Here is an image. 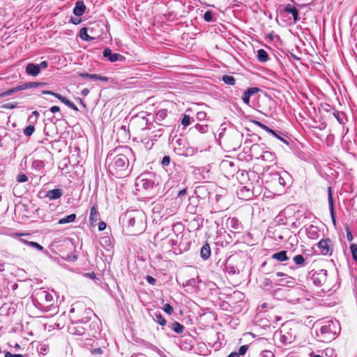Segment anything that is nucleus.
Instances as JSON below:
<instances>
[{"label":"nucleus","instance_id":"obj_1","mask_svg":"<svg viewBox=\"0 0 357 357\" xmlns=\"http://www.w3.org/2000/svg\"><path fill=\"white\" fill-rule=\"evenodd\" d=\"M136 160L135 155L128 146L110 151L106 158V164L109 174L116 178L127 176Z\"/></svg>","mask_w":357,"mask_h":357},{"label":"nucleus","instance_id":"obj_2","mask_svg":"<svg viewBox=\"0 0 357 357\" xmlns=\"http://www.w3.org/2000/svg\"><path fill=\"white\" fill-rule=\"evenodd\" d=\"M135 190L144 193L146 198H152L158 191V183L155 182V175L152 172L141 174L135 179Z\"/></svg>","mask_w":357,"mask_h":357},{"label":"nucleus","instance_id":"obj_3","mask_svg":"<svg viewBox=\"0 0 357 357\" xmlns=\"http://www.w3.org/2000/svg\"><path fill=\"white\" fill-rule=\"evenodd\" d=\"M58 252H62L63 248L68 250L67 254H58L59 257L66 261H75L77 259V255L73 252L75 250V246L72 241L69 238H64L62 241L53 245Z\"/></svg>","mask_w":357,"mask_h":357},{"label":"nucleus","instance_id":"obj_4","mask_svg":"<svg viewBox=\"0 0 357 357\" xmlns=\"http://www.w3.org/2000/svg\"><path fill=\"white\" fill-rule=\"evenodd\" d=\"M174 237L177 238L178 236L176 234V236H172L169 238H166L165 241L162 242L161 247L166 252L172 251L176 255H181L183 252V249L181 248V243L178 245V241Z\"/></svg>","mask_w":357,"mask_h":357},{"label":"nucleus","instance_id":"obj_5","mask_svg":"<svg viewBox=\"0 0 357 357\" xmlns=\"http://www.w3.org/2000/svg\"><path fill=\"white\" fill-rule=\"evenodd\" d=\"M175 227H179L180 228L184 229L185 225H171V227L162 228L160 231H158L154 235V240L162 243L165 241L166 238H169L172 236H176V234L174 231Z\"/></svg>","mask_w":357,"mask_h":357},{"label":"nucleus","instance_id":"obj_6","mask_svg":"<svg viewBox=\"0 0 357 357\" xmlns=\"http://www.w3.org/2000/svg\"><path fill=\"white\" fill-rule=\"evenodd\" d=\"M102 56L107 59V60L111 63L116 61L123 62L126 60V57L123 55L119 53H113L112 50L109 47H106L103 50Z\"/></svg>","mask_w":357,"mask_h":357},{"label":"nucleus","instance_id":"obj_7","mask_svg":"<svg viewBox=\"0 0 357 357\" xmlns=\"http://www.w3.org/2000/svg\"><path fill=\"white\" fill-rule=\"evenodd\" d=\"M135 225H123V233L125 235L137 236L142 234L146 229L147 225H141V228L135 231L134 229Z\"/></svg>","mask_w":357,"mask_h":357},{"label":"nucleus","instance_id":"obj_8","mask_svg":"<svg viewBox=\"0 0 357 357\" xmlns=\"http://www.w3.org/2000/svg\"><path fill=\"white\" fill-rule=\"evenodd\" d=\"M320 253L323 255H331L333 252L331 241L329 238L322 239L318 243Z\"/></svg>","mask_w":357,"mask_h":357},{"label":"nucleus","instance_id":"obj_9","mask_svg":"<svg viewBox=\"0 0 357 357\" xmlns=\"http://www.w3.org/2000/svg\"><path fill=\"white\" fill-rule=\"evenodd\" d=\"M89 223H105L101 220L100 213L96 205L92 206L89 209Z\"/></svg>","mask_w":357,"mask_h":357},{"label":"nucleus","instance_id":"obj_10","mask_svg":"<svg viewBox=\"0 0 357 357\" xmlns=\"http://www.w3.org/2000/svg\"><path fill=\"white\" fill-rule=\"evenodd\" d=\"M199 277L197 276V280L195 278H191L186 282L185 285V291L190 294H197L199 291Z\"/></svg>","mask_w":357,"mask_h":357},{"label":"nucleus","instance_id":"obj_11","mask_svg":"<svg viewBox=\"0 0 357 357\" xmlns=\"http://www.w3.org/2000/svg\"><path fill=\"white\" fill-rule=\"evenodd\" d=\"M1 234H4L6 235L13 236V237H19V241L24 243V245H26L29 246V243H31V241H27L26 239L22 238V236H31V234L29 232H11L10 231H1Z\"/></svg>","mask_w":357,"mask_h":357},{"label":"nucleus","instance_id":"obj_12","mask_svg":"<svg viewBox=\"0 0 357 357\" xmlns=\"http://www.w3.org/2000/svg\"><path fill=\"white\" fill-rule=\"evenodd\" d=\"M63 195V190L61 188H55L47 190L44 195V197L48 199L50 201H54L60 199Z\"/></svg>","mask_w":357,"mask_h":357},{"label":"nucleus","instance_id":"obj_13","mask_svg":"<svg viewBox=\"0 0 357 357\" xmlns=\"http://www.w3.org/2000/svg\"><path fill=\"white\" fill-rule=\"evenodd\" d=\"M190 203L187 206L186 210L190 214H198L201 211V207L195 204L198 202L197 197H191L189 199Z\"/></svg>","mask_w":357,"mask_h":357},{"label":"nucleus","instance_id":"obj_14","mask_svg":"<svg viewBox=\"0 0 357 357\" xmlns=\"http://www.w3.org/2000/svg\"><path fill=\"white\" fill-rule=\"evenodd\" d=\"M100 244L107 252H108L109 255L113 253L112 242L109 236L100 237Z\"/></svg>","mask_w":357,"mask_h":357},{"label":"nucleus","instance_id":"obj_15","mask_svg":"<svg viewBox=\"0 0 357 357\" xmlns=\"http://www.w3.org/2000/svg\"><path fill=\"white\" fill-rule=\"evenodd\" d=\"M87 330L88 328H85L81 324H72L68 326L69 333L75 335H84Z\"/></svg>","mask_w":357,"mask_h":357},{"label":"nucleus","instance_id":"obj_16","mask_svg":"<svg viewBox=\"0 0 357 357\" xmlns=\"http://www.w3.org/2000/svg\"><path fill=\"white\" fill-rule=\"evenodd\" d=\"M40 72L41 71L40 70L37 63H29L26 66L25 73L28 75L36 77L40 73Z\"/></svg>","mask_w":357,"mask_h":357},{"label":"nucleus","instance_id":"obj_17","mask_svg":"<svg viewBox=\"0 0 357 357\" xmlns=\"http://www.w3.org/2000/svg\"><path fill=\"white\" fill-rule=\"evenodd\" d=\"M259 91V89L257 87H250L248 88L243 93L242 100L244 103L249 105L250 104V98L251 96L257 93Z\"/></svg>","mask_w":357,"mask_h":357},{"label":"nucleus","instance_id":"obj_18","mask_svg":"<svg viewBox=\"0 0 357 357\" xmlns=\"http://www.w3.org/2000/svg\"><path fill=\"white\" fill-rule=\"evenodd\" d=\"M100 320L97 319L91 321L89 324V335H91L93 337H96V334L100 328Z\"/></svg>","mask_w":357,"mask_h":357},{"label":"nucleus","instance_id":"obj_19","mask_svg":"<svg viewBox=\"0 0 357 357\" xmlns=\"http://www.w3.org/2000/svg\"><path fill=\"white\" fill-rule=\"evenodd\" d=\"M86 10V6L82 1H78L75 3L73 13L77 17L82 16Z\"/></svg>","mask_w":357,"mask_h":357},{"label":"nucleus","instance_id":"obj_20","mask_svg":"<svg viewBox=\"0 0 357 357\" xmlns=\"http://www.w3.org/2000/svg\"><path fill=\"white\" fill-rule=\"evenodd\" d=\"M307 234L309 238L312 239H317L320 236V231L317 226L314 225H310L306 229Z\"/></svg>","mask_w":357,"mask_h":357},{"label":"nucleus","instance_id":"obj_21","mask_svg":"<svg viewBox=\"0 0 357 357\" xmlns=\"http://www.w3.org/2000/svg\"><path fill=\"white\" fill-rule=\"evenodd\" d=\"M180 347L183 350L192 351L193 349L194 344L191 337H190V338H182L181 340Z\"/></svg>","mask_w":357,"mask_h":357},{"label":"nucleus","instance_id":"obj_22","mask_svg":"<svg viewBox=\"0 0 357 357\" xmlns=\"http://www.w3.org/2000/svg\"><path fill=\"white\" fill-rule=\"evenodd\" d=\"M47 84L45 82H25L20 85H18L20 91L26 90L31 88H36L40 86H45Z\"/></svg>","mask_w":357,"mask_h":357},{"label":"nucleus","instance_id":"obj_23","mask_svg":"<svg viewBox=\"0 0 357 357\" xmlns=\"http://www.w3.org/2000/svg\"><path fill=\"white\" fill-rule=\"evenodd\" d=\"M56 98L58 100H59L61 102L65 104L66 106H68L69 108L72 109L73 110H74L75 112L78 111L77 107L73 102H71L70 100H68L67 98L63 96L60 93H59L56 96Z\"/></svg>","mask_w":357,"mask_h":357},{"label":"nucleus","instance_id":"obj_24","mask_svg":"<svg viewBox=\"0 0 357 357\" xmlns=\"http://www.w3.org/2000/svg\"><path fill=\"white\" fill-rule=\"evenodd\" d=\"M284 11L290 13L293 16L294 22L296 23L298 20V11L296 8L291 4H287L284 8Z\"/></svg>","mask_w":357,"mask_h":357},{"label":"nucleus","instance_id":"obj_25","mask_svg":"<svg viewBox=\"0 0 357 357\" xmlns=\"http://www.w3.org/2000/svg\"><path fill=\"white\" fill-rule=\"evenodd\" d=\"M29 247H31V248H33L35 249H36L37 250H39V251H42L43 252V253L48 257L51 258V259H53L54 261H56V259H58L57 257H53L51 256L50 253L47 250H45V248H43V246H42L40 244H39L37 242H35V241H31V243H29Z\"/></svg>","mask_w":357,"mask_h":357},{"label":"nucleus","instance_id":"obj_26","mask_svg":"<svg viewBox=\"0 0 357 357\" xmlns=\"http://www.w3.org/2000/svg\"><path fill=\"white\" fill-rule=\"evenodd\" d=\"M153 320L161 326H164L167 324V321L160 311H156L152 314Z\"/></svg>","mask_w":357,"mask_h":357},{"label":"nucleus","instance_id":"obj_27","mask_svg":"<svg viewBox=\"0 0 357 357\" xmlns=\"http://www.w3.org/2000/svg\"><path fill=\"white\" fill-rule=\"evenodd\" d=\"M328 194L329 208H330V212H331L333 223H335V216H334L333 199L331 187L328 188Z\"/></svg>","mask_w":357,"mask_h":357},{"label":"nucleus","instance_id":"obj_28","mask_svg":"<svg viewBox=\"0 0 357 357\" xmlns=\"http://www.w3.org/2000/svg\"><path fill=\"white\" fill-rule=\"evenodd\" d=\"M88 29L86 27H82L79 33V36L80 38L85 41H92L94 40L96 38L94 37H92L88 34Z\"/></svg>","mask_w":357,"mask_h":357},{"label":"nucleus","instance_id":"obj_29","mask_svg":"<svg viewBox=\"0 0 357 357\" xmlns=\"http://www.w3.org/2000/svg\"><path fill=\"white\" fill-rule=\"evenodd\" d=\"M272 258L278 260V261H284L289 259L287 255L286 250H282L280 252H276L272 255Z\"/></svg>","mask_w":357,"mask_h":357},{"label":"nucleus","instance_id":"obj_30","mask_svg":"<svg viewBox=\"0 0 357 357\" xmlns=\"http://www.w3.org/2000/svg\"><path fill=\"white\" fill-rule=\"evenodd\" d=\"M171 329L177 334H181L184 331V326L178 321H174L171 326Z\"/></svg>","mask_w":357,"mask_h":357},{"label":"nucleus","instance_id":"obj_31","mask_svg":"<svg viewBox=\"0 0 357 357\" xmlns=\"http://www.w3.org/2000/svg\"><path fill=\"white\" fill-rule=\"evenodd\" d=\"M76 219V214L71 213L66 215L58 220L57 223H71L73 222Z\"/></svg>","mask_w":357,"mask_h":357},{"label":"nucleus","instance_id":"obj_32","mask_svg":"<svg viewBox=\"0 0 357 357\" xmlns=\"http://www.w3.org/2000/svg\"><path fill=\"white\" fill-rule=\"evenodd\" d=\"M45 162L43 160H35L33 161L31 167L33 169H34L36 171H41L45 168Z\"/></svg>","mask_w":357,"mask_h":357},{"label":"nucleus","instance_id":"obj_33","mask_svg":"<svg viewBox=\"0 0 357 357\" xmlns=\"http://www.w3.org/2000/svg\"><path fill=\"white\" fill-rule=\"evenodd\" d=\"M257 59L260 62H266L268 60V54L266 51L263 49L259 50L257 52Z\"/></svg>","mask_w":357,"mask_h":357},{"label":"nucleus","instance_id":"obj_34","mask_svg":"<svg viewBox=\"0 0 357 357\" xmlns=\"http://www.w3.org/2000/svg\"><path fill=\"white\" fill-rule=\"evenodd\" d=\"M211 256V248L208 243L202 246V259H207Z\"/></svg>","mask_w":357,"mask_h":357},{"label":"nucleus","instance_id":"obj_35","mask_svg":"<svg viewBox=\"0 0 357 357\" xmlns=\"http://www.w3.org/2000/svg\"><path fill=\"white\" fill-rule=\"evenodd\" d=\"M331 325H333V323L330 321L327 324L322 326L320 329L321 333L322 335L333 333V331L331 328Z\"/></svg>","mask_w":357,"mask_h":357},{"label":"nucleus","instance_id":"obj_36","mask_svg":"<svg viewBox=\"0 0 357 357\" xmlns=\"http://www.w3.org/2000/svg\"><path fill=\"white\" fill-rule=\"evenodd\" d=\"M18 91H20V89H19V86H17L15 87L11 88V89H8V90H6L5 91H3V92L0 93V98H3V97H6V96H11L14 93H16V92H18Z\"/></svg>","mask_w":357,"mask_h":357},{"label":"nucleus","instance_id":"obj_37","mask_svg":"<svg viewBox=\"0 0 357 357\" xmlns=\"http://www.w3.org/2000/svg\"><path fill=\"white\" fill-rule=\"evenodd\" d=\"M167 116V109H160L155 114V119L157 121H162Z\"/></svg>","mask_w":357,"mask_h":357},{"label":"nucleus","instance_id":"obj_38","mask_svg":"<svg viewBox=\"0 0 357 357\" xmlns=\"http://www.w3.org/2000/svg\"><path fill=\"white\" fill-rule=\"evenodd\" d=\"M222 81L228 84V85H231V86H234L236 83V79H234V77L233 76H231V75H224L222 77Z\"/></svg>","mask_w":357,"mask_h":357},{"label":"nucleus","instance_id":"obj_39","mask_svg":"<svg viewBox=\"0 0 357 357\" xmlns=\"http://www.w3.org/2000/svg\"><path fill=\"white\" fill-rule=\"evenodd\" d=\"M91 320L87 317H83L81 319H79L76 321L71 320V324H81V325H86Z\"/></svg>","mask_w":357,"mask_h":357},{"label":"nucleus","instance_id":"obj_40","mask_svg":"<svg viewBox=\"0 0 357 357\" xmlns=\"http://www.w3.org/2000/svg\"><path fill=\"white\" fill-rule=\"evenodd\" d=\"M92 80H98L102 82H107L109 80V77L105 76H102L98 74H92L91 77Z\"/></svg>","mask_w":357,"mask_h":357},{"label":"nucleus","instance_id":"obj_41","mask_svg":"<svg viewBox=\"0 0 357 357\" xmlns=\"http://www.w3.org/2000/svg\"><path fill=\"white\" fill-rule=\"evenodd\" d=\"M34 130L35 126L33 125H29L26 126L24 130V134L27 137H30L31 135H33Z\"/></svg>","mask_w":357,"mask_h":357},{"label":"nucleus","instance_id":"obj_42","mask_svg":"<svg viewBox=\"0 0 357 357\" xmlns=\"http://www.w3.org/2000/svg\"><path fill=\"white\" fill-rule=\"evenodd\" d=\"M213 13L211 10H207L204 15V19L208 22L214 21Z\"/></svg>","mask_w":357,"mask_h":357},{"label":"nucleus","instance_id":"obj_43","mask_svg":"<svg viewBox=\"0 0 357 357\" xmlns=\"http://www.w3.org/2000/svg\"><path fill=\"white\" fill-rule=\"evenodd\" d=\"M17 106H18V102H8V103H6V104H3L2 105H1L0 107L1 109H15V108L17 107Z\"/></svg>","mask_w":357,"mask_h":357},{"label":"nucleus","instance_id":"obj_44","mask_svg":"<svg viewBox=\"0 0 357 357\" xmlns=\"http://www.w3.org/2000/svg\"><path fill=\"white\" fill-rule=\"evenodd\" d=\"M293 261L296 264L303 265L305 262V259L303 255H297L293 258Z\"/></svg>","mask_w":357,"mask_h":357},{"label":"nucleus","instance_id":"obj_45","mask_svg":"<svg viewBox=\"0 0 357 357\" xmlns=\"http://www.w3.org/2000/svg\"><path fill=\"white\" fill-rule=\"evenodd\" d=\"M351 252L354 260L357 263V245L351 244L350 246Z\"/></svg>","mask_w":357,"mask_h":357},{"label":"nucleus","instance_id":"obj_46","mask_svg":"<svg viewBox=\"0 0 357 357\" xmlns=\"http://www.w3.org/2000/svg\"><path fill=\"white\" fill-rule=\"evenodd\" d=\"M190 122H191V118L190 117V116H188L187 114H183L182 119H181V124L184 127H186L190 124Z\"/></svg>","mask_w":357,"mask_h":357},{"label":"nucleus","instance_id":"obj_47","mask_svg":"<svg viewBox=\"0 0 357 357\" xmlns=\"http://www.w3.org/2000/svg\"><path fill=\"white\" fill-rule=\"evenodd\" d=\"M162 310L169 315H171L174 312V308L169 303L165 304L162 307Z\"/></svg>","mask_w":357,"mask_h":357},{"label":"nucleus","instance_id":"obj_48","mask_svg":"<svg viewBox=\"0 0 357 357\" xmlns=\"http://www.w3.org/2000/svg\"><path fill=\"white\" fill-rule=\"evenodd\" d=\"M16 181L18 183H24V182H26L28 181V177L24 174H19L17 175Z\"/></svg>","mask_w":357,"mask_h":357},{"label":"nucleus","instance_id":"obj_49","mask_svg":"<svg viewBox=\"0 0 357 357\" xmlns=\"http://www.w3.org/2000/svg\"><path fill=\"white\" fill-rule=\"evenodd\" d=\"M170 157L169 155H165L161 160V165L165 167L170 164Z\"/></svg>","mask_w":357,"mask_h":357},{"label":"nucleus","instance_id":"obj_50","mask_svg":"<svg viewBox=\"0 0 357 357\" xmlns=\"http://www.w3.org/2000/svg\"><path fill=\"white\" fill-rule=\"evenodd\" d=\"M145 280L146 281L151 284V285H155L156 283H157V280L155 278H154L153 276L151 275H147L146 277H145Z\"/></svg>","mask_w":357,"mask_h":357},{"label":"nucleus","instance_id":"obj_51","mask_svg":"<svg viewBox=\"0 0 357 357\" xmlns=\"http://www.w3.org/2000/svg\"><path fill=\"white\" fill-rule=\"evenodd\" d=\"M248 349L249 346L248 344L243 345L239 348L238 353L237 354H239V356L244 355L248 351Z\"/></svg>","mask_w":357,"mask_h":357},{"label":"nucleus","instance_id":"obj_52","mask_svg":"<svg viewBox=\"0 0 357 357\" xmlns=\"http://www.w3.org/2000/svg\"><path fill=\"white\" fill-rule=\"evenodd\" d=\"M175 192L176 195V197H182L183 196L185 195L186 194V190L185 188H183L181 190H177L175 192V190L173 189L172 193Z\"/></svg>","mask_w":357,"mask_h":357},{"label":"nucleus","instance_id":"obj_53","mask_svg":"<svg viewBox=\"0 0 357 357\" xmlns=\"http://www.w3.org/2000/svg\"><path fill=\"white\" fill-rule=\"evenodd\" d=\"M197 149H195L192 147H188L185 150V155H193L196 152H197Z\"/></svg>","mask_w":357,"mask_h":357},{"label":"nucleus","instance_id":"obj_54","mask_svg":"<svg viewBox=\"0 0 357 357\" xmlns=\"http://www.w3.org/2000/svg\"><path fill=\"white\" fill-rule=\"evenodd\" d=\"M92 315H94L96 317H97L91 309L86 308L84 311V317H87L91 320Z\"/></svg>","mask_w":357,"mask_h":357},{"label":"nucleus","instance_id":"obj_55","mask_svg":"<svg viewBox=\"0 0 357 357\" xmlns=\"http://www.w3.org/2000/svg\"><path fill=\"white\" fill-rule=\"evenodd\" d=\"M4 357H24V355L21 354H12L11 352L6 351L5 352Z\"/></svg>","mask_w":357,"mask_h":357},{"label":"nucleus","instance_id":"obj_56","mask_svg":"<svg viewBox=\"0 0 357 357\" xmlns=\"http://www.w3.org/2000/svg\"><path fill=\"white\" fill-rule=\"evenodd\" d=\"M252 123L259 126V128H262L263 130L267 131V130L268 129V127L266 126V125H264V123L259 122V121H253Z\"/></svg>","mask_w":357,"mask_h":357},{"label":"nucleus","instance_id":"obj_57","mask_svg":"<svg viewBox=\"0 0 357 357\" xmlns=\"http://www.w3.org/2000/svg\"><path fill=\"white\" fill-rule=\"evenodd\" d=\"M260 357H274V354L270 351H263L260 354Z\"/></svg>","mask_w":357,"mask_h":357},{"label":"nucleus","instance_id":"obj_58","mask_svg":"<svg viewBox=\"0 0 357 357\" xmlns=\"http://www.w3.org/2000/svg\"><path fill=\"white\" fill-rule=\"evenodd\" d=\"M133 211L131 212H127L126 215L128 217V223H135V218L132 216V213Z\"/></svg>","mask_w":357,"mask_h":357},{"label":"nucleus","instance_id":"obj_59","mask_svg":"<svg viewBox=\"0 0 357 357\" xmlns=\"http://www.w3.org/2000/svg\"><path fill=\"white\" fill-rule=\"evenodd\" d=\"M38 66L39 67L40 70L43 69H45L48 66V62L47 61H43L40 63L38 64Z\"/></svg>","mask_w":357,"mask_h":357},{"label":"nucleus","instance_id":"obj_60","mask_svg":"<svg viewBox=\"0 0 357 357\" xmlns=\"http://www.w3.org/2000/svg\"><path fill=\"white\" fill-rule=\"evenodd\" d=\"M42 94H44V95H50V96H52L54 97H55L56 98V96L59 94L58 93H55L54 91H47V90H43L41 91Z\"/></svg>","mask_w":357,"mask_h":357},{"label":"nucleus","instance_id":"obj_61","mask_svg":"<svg viewBox=\"0 0 357 357\" xmlns=\"http://www.w3.org/2000/svg\"><path fill=\"white\" fill-rule=\"evenodd\" d=\"M44 294H45V300L47 303H50V302L52 301L53 296H52V294H50V293H48L47 291H44Z\"/></svg>","mask_w":357,"mask_h":357},{"label":"nucleus","instance_id":"obj_62","mask_svg":"<svg viewBox=\"0 0 357 357\" xmlns=\"http://www.w3.org/2000/svg\"><path fill=\"white\" fill-rule=\"evenodd\" d=\"M91 352L92 355L96 356L98 354H101L102 353V350L101 348L98 347V348L92 349Z\"/></svg>","mask_w":357,"mask_h":357},{"label":"nucleus","instance_id":"obj_63","mask_svg":"<svg viewBox=\"0 0 357 357\" xmlns=\"http://www.w3.org/2000/svg\"><path fill=\"white\" fill-rule=\"evenodd\" d=\"M346 231H347V240L349 241H353V236H352L351 231L350 229L348 227L346 228Z\"/></svg>","mask_w":357,"mask_h":357},{"label":"nucleus","instance_id":"obj_64","mask_svg":"<svg viewBox=\"0 0 357 357\" xmlns=\"http://www.w3.org/2000/svg\"><path fill=\"white\" fill-rule=\"evenodd\" d=\"M79 76L80 77L84 78V79H91L92 77V74L88 73H82L79 74Z\"/></svg>","mask_w":357,"mask_h":357}]
</instances>
